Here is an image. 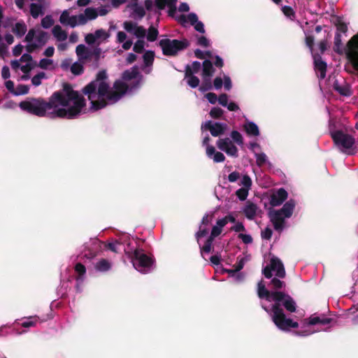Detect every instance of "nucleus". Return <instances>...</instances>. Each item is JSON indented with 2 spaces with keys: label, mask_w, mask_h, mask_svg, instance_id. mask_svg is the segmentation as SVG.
<instances>
[{
  "label": "nucleus",
  "mask_w": 358,
  "mask_h": 358,
  "mask_svg": "<svg viewBox=\"0 0 358 358\" xmlns=\"http://www.w3.org/2000/svg\"><path fill=\"white\" fill-rule=\"evenodd\" d=\"M19 107L39 117L71 120L77 118L84 110L85 100L78 92L66 85L62 90L54 92L48 101L42 98L27 97L20 102Z\"/></svg>",
  "instance_id": "1"
},
{
  "label": "nucleus",
  "mask_w": 358,
  "mask_h": 358,
  "mask_svg": "<svg viewBox=\"0 0 358 358\" xmlns=\"http://www.w3.org/2000/svg\"><path fill=\"white\" fill-rule=\"evenodd\" d=\"M143 76L132 68L122 73L121 79L110 86L106 71H100L96 78L87 84L83 92L90 101V110H99L119 101L125 94H131L141 86Z\"/></svg>",
  "instance_id": "2"
},
{
  "label": "nucleus",
  "mask_w": 358,
  "mask_h": 358,
  "mask_svg": "<svg viewBox=\"0 0 358 358\" xmlns=\"http://www.w3.org/2000/svg\"><path fill=\"white\" fill-rule=\"evenodd\" d=\"M266 287L262 280L257 285V294L260 299H264L261 306L270 315L275 326L281 331H289L299 327V323L289 317L294 313L296 303L294 300L283 291L285 282L277 278L271 279Z\"/></svg>",
  "instance_id": "3"
},
{
  "label": "nucleus",
  "mask_w": 358,
  "mask_h": 358,
  "mask_svg": "<svg viewBox=\"0 0 358 358\" xmlns=\"http://www.w3.org/2000/svg\"><path fill=\"white\" fill-rule=\"evenodd\" d=\"M106 247L114 252L123 250L134 268L142 273H149L153 269V258L140 248L137 242L128 234H122L115 241L108 243Z\"/></svg>",
  "instance_id": "4"
},
{
  "label": "nucleus",
  "mask_w": 358,
  "mask_h": 358,
  "mask_svg": "<svg viewBox=\"0 0 358 358\" xmlns=\"http://www.w3.org/2000/svg\"><path fill=\"white\" fill-rule=\"evenodd\" d=\"M334 50L339 55L345 53L353 69L358 71V34L343 45L341 34L336 32L334 36Z\"/></svg>",
  "instance_id": "5"
},
{
  "label": "nucleus",
  "mask_w": 358,
  "mask_h": 358,
  "mask_svg": "<svg viewBox=\"0 0 358 358\" xmlns=\"http://www.w3.org/2000/svg\"><path fill=\"white\" fill-rule=\"evenodd\" d=\"M295 206V201L289 199L284 203L281 209L270 210L269 217L271 222L273 223L274 229L278 233L280 234L285 229L288 227L285 219L292 217Z\"/></svg>",
  "instance_id": "6"
},
{
  "label": "nucleus",
  "mask_w": 358,
  "mask_h": 358,
  "mask_svg": "<svg viewBox=\"0 0 358 358\" xmlns=\"http://www.w3.org/2000/svg\"><path fill=\"white\" fill-rule=\"evenodd\" d=\"M332 121L329 120V132L334 143L343 152L348 155H354L352 147L355 144V138L350 134L340 130H333Z\"/></svg>",
  "instance_id": "7"
},
{
  "label": "nucleus",
  "mask_w": 358,
  "mask_h": 358,
  "mask_svg": "<svg viewBox=\"0 0 358 358\" xmlns=\"http://www.w3.org/2000/svg\"><path fill=\"white\" fill-rule=\"evenodd\" d=\"M48 32L40 29L32 28L28 31L24 41L27 43L28 52H32L44 46L49 39Z\"/></svg>",
  "instance_id": "8"
},
{
  "label": "nucleus",
  "mask_w": 358,
  "mask_h": 358,
  "mask_svg": "<svg viewBox=\"0 0 358 358\" xmlns=\"http://www.w3.org/2000/svg\"><path fill=\"white\" fill-rule=\"evenodd\" d=\"M158 45L162 48L164 55L172 57L186 49L189 45V42L185 38L182 40L164 38L158 42Z\"/></svg>",
  "instance_id": "9"
},
{
  "label": "nucleus",
  "mask_w": 358,
  "mask_h": 358,
  "mask_svg": "<svg viewBox=\"0 0 358 358\" xmlns=\"http://www.w3.org/2000/svg\"><path fill=\"white\" fill-rule=\"evenodd\" d=\"M16 7L25 14H29L34 19H37L45 14V6L42 1L31 3L29 8L25 6V0H14Z\"/></svg>",
  "instance_id": "10"
},
{
  "label": "nucleus",
  "mask_w": 358,
  "mask_h": 358,
  "mask_svg": "<svg viewBox=\"0 0 358 358\" xmlns=\"http://www.w3.org/2000/svg\"><path fill=\"white\" fill-rule=\"evenodd\" d=\"M272 272H275V276L279 278H283L285 276V270L283 264L278 257H272L270 264L267 265L262 270L265 278L268 279L271 278L273 275Z\"/></svg>",
  "instance_id": "11"
},
{
  "label": "nucleus",
  "mask_w": 358,
  "mask_h": 358,
  "mask_svg": "<svg viewBox=\"0 0 358 358\" xmlns=\"http://www.w3.org/2000/svg\"><path fill=\"white\" fill-rule=\"evenodd\" d=\"M331 321L330 318L320 319L319 317L312 316L308 319H306L303 322V326L301 329L295 331L294 334L299 336H307L311 335L313 333L309 326L315 325L317 324H329Z\"/></svg>",
  "instance_id": "12"
},
{
  "label": "nucleus",
  "mask_w": 358,
  "mask_h": 358,
  "mask_svg": "<svg viewBox=\"0 0 358 358\" xmlns=\"http://www.w3.org/2000/svg\"><path fill=\"white\" fill-rule=\"evenodd\" d=\"M177 0H145V8L148 11L160 12L167 6L170 11L176 10Z\"/></svg>",
  "instance_id": "13"
},
{
  "label": "nucleus",
  "mask_w": 358,
  "mask_h": 358,
  "mask_svg": "<svg viewBox=\"0 0 358 358\" xmlns=\"http://www.w3.org/2000/svg\"><path fill=\"white\" fill-rule=\"evenodd\" d=\"M178 21L185 27L188 24L193 26L194 29L201 34H204L206 31L203 23L199 20L198 16L195 13H189L187 15H181L178 17Z\"/></svg>",
  "instance_id": "14"
},
{
  "label": "nucleus",
  "mask_w": 358,
  "mask_h": 358,
  "mask_svg": "<svg viewBox=\"0 0 358 358\" xmlns=\"http://www.w3.org/2000/svg\"><path fill=\"white\" fill-rule=\"evenodd\" d=\"M216 145L220 150L225 152L227 155L234 158L238 157V148L230 138H220L217 140Z\"/></svg>",
  "instance_id": "15"
},
{
  "label": "nucleus",
  "mask_w": 358,
  "mask_h": 358,
  "mask_svg": "<svg viewBox=\"0 0 358 358\" xmlns=\"http://www.w3.org/2000/svg\"><path fill=\"white\" fill-rule=\"evenodd\" d=\"M227 128V124L222 122H213L211 120H208L201 124L202 129H208L213 136H219L224 134Z\"/></svg>",
  "instance_id": "16"
},
{
  "label": "nucleus",
  "mask_w": 358,
  "mask_h": 358,
  "mask_svg": "<svg viewBox=\"0 0 358 358\" xmlns=\"http://www.w3.org/2000/svg\"><path fill=\"white\" fill-rule=\"evenodd\" d=\"M333 88L335 91L344 96H350L352 94L351 86L343 78L336 79L333 84Z\"/></svg>",
  "instance_id": "17"
},
{
  "label": "nucleus",
  "mask_w": 358,
  "mask_h": 358,
  "mask_svg": "<svg viewBox=\"0 0 358 358\" xmlns=\"http://www.w3.org/2000/svg\"><path fill=\"white\" fill-rule=\"evenodd\" d=\"M315 71L320 79H324L326 76L327 63L322 61L319 55H313Z\"/></svg>",
  "instance_id": "18"
},
{
  "label": "nucleus",
  "mask_w": 358,
  "mask_h": 358,
  "mask_svg": "<svg viewBox=\"0 0 358 358\" xmlns=\"http://www.w3.org/2000/svg\"><path fill=\"white\" fill-rule=\"evenodd\" d=\"M155 56V52L152 50H146L144 52L143 55V65L141 69L145 73L149 74L151 73Z\"/></svg>",
  "instance_id": "19"
},
{
  "label": "nucleus",
  "mask_w": 358,
  "mask_h": 358,
  "mask_svg": "<svg viewBox=\"0 0 358 358\" xmlns=\"http://www.w3.org/2000/svg\"><path fill=\"white\" fill-rule=\"evenodd\" d=\"M75 271L78 274L76 288L78 292H82V286L85 278V266L81 263H77L75 266Z\"/></svg>",
  "instance_id": "20"
},
{
  "label": "nucleus",
  "mask_w": 358,
  "mask_h": 358,
  "mask_svg": "<svg viewBox=\"0 0 358 358\" xmlns=\"http://www.w3.org/2000/svg\"><path fill=\"white\" fill-rule=\"evenodd\" d=\"M103 245V243L99 240L94 241L91 244V248H89L84 254V257L87 260L91 261L98 255L99 252L101 250Z\"/></svg>",
  "instance_id": "21"
},
{
  "label": "nucleus",
  "mask_w": 358,
  "mask_h": 358,
  "mask_svg": "<svg viewBox=\"0 0 358 358\" xmlns=\"http://www.w3.org/2000/svg\"><path fill=\"white\" fill-rule=\"evenodd\" d=\"M259 210V209L257 204L250 201H247L242 208V212L247 219L250 220H253L255 218Z\"/></svg>",
  "instance_id": "22"
},
{
  "label": "nucleus",
  "mask_w": 358,
  "mask_h": 358,
  "mask_svg": "<svg viewBox=\"0 0 358 358\" xmlns=\"http://www.w3.org/2000/svg\"><path fill=\"white\" fill-rule=\"evenodd\" d=\"M287 198V191L283 188H280L271 196L270 203L272 206H278L281 205Z\"/></svg>",
  "instance_id": "23"
},
{
  "label": "nucleus",
  "mask_w": 358,
  "mask_h": 358,
  "mask_svg": "<svg viewBox=\"0 0 358 358\" xmlns=\"http://www.w3.org/2000/svg\"><path fill=\"white\" fill-rule=\"evenodd\" d=\"M131 17L136 20H141L145 15V8L137 2L129 5Z\"/></svg>",
  "instance_id": "24"
},
{
  "label": "nucleus",
  "mask_w": 358,
  "mask_h": 358,
  "mask_svg": "<svg viewBox=\"0 0 358 358\" xmlns=\"http://www.w3.org/2000/svg\"><path fill=\"white\" fill-rule=\"evenodd\" d=\"M59 22L64 26H69L72 28L77 26L76 15H70L68 10H64L60 17Z\"/></svg>",
  "instance_id": "25"
},
{
  "label": "nucleus",
  "mask_w": 358,
  "mask_h": 358,
  "mask_svg": "<svg viewBox=\"0 0 358 358\" xmlns=\"http://www.w3.org/2000/svg\"><path fill=\"white\" fill-rule=\"evenodd\" d=\"M206 155L208 158L212 159L214 162L220 163L225 160L223 153L216 151L213 145H208L206 148Z\"/></svg>",
  "instance_id": "26"
},
{
  "label": "nucleus",
  "mask_w": 358,
  "mask_h": 358,
  "mask_svg": "<svg viewBox=\"0 0 358 358\" xmlns=\"http://www.w3.org/2000/svg\"><path fill=\"white\" fill-rule=\"evenodd\" d=\"M243 128L245 133L249 136H258L260 134L257 124L252 121H247Z\"/></svg>",
  "instance_id": "27"
},
{
  "label": "nucleus",
  "mask_w": 358,
  "mask_h": 358,
  "mask_svg": "<svg viewBox=\"0 0 358 358\" xmlns=\"http://www.w3.org/2000/svg\"><path fill=\"white\" fill-rule=\"evenodd\" d=\"M27 27L23 20L17 22L12 27L13 33L17 37L22 38L27 32Z\"/></svg>",
  "instance_id": "28"
},
{
  "label": "nucleus",
  "mask_w": 358,
  "mask_h": 358,
  "mask_svg": "<svg viewBox=\"0 0 358 358\" xmlns=\"http://www.w3.org/2000/svg\"><path fill=\"white\" fill-rule=\"evenodd\" d=\"M214 73L213 63L209 59H205L202 64V77L212 78Z\"/></svg>",
  "instance_id": "29"
},
{
  "label": "nucleus",
  "mask_w": 358,
  "mask_h": 358,
  "mask_svg": "<svg viewBox=\"0 0 358 358\" xmlns=\"http://www.w3.org/2000/svg\"><path fill=\"white\" fill-rule=\"evenodd\" d=\"M52 33L57 41L64 42L68 38L67 32L62 29L61 26L55 25L52 29Z\"/></svg>",
  "instance_id": "30"
},
{
  "label": "nucleus",
  "mask_w": 358,
  "mask_h": 358,
  "mask_svg": "<svg viewBox=\"0 0 358 358\" xmlns=\"http://www.w3.org/2000/svg\"><path fill=\"white\" fill-rule=\"evenodd\" d=\"M76 52L80 60L87 59L91 57V50L83 44H80L76 47Z\"/></svg>",
  "instance_id": "31"
},
{
  "label": "nucleus",
  "mask_w": 358,
  "mask_h": 358,
  "mask_svg": "<svg viewBox=\"0 0 358 358\" xmlns=\"http://www.w3.org/2000/svg\"><path fill=\"white\" fill-rule=\"evenodd\" d=\"M201 69V64L198 61H194L191 65L187 64L185 66L186 76H189L191 74H196L199 72Z\"/></svg>",
  "instance_id": "32"
},
{
  "label": "nucleus",
  "mask_w": 358,
  "mask_h": 358,
  "mask_svg": "<svg viewBox=\"0 0 358 358\" xmlns=\"http://www.w3.org/2000/svg\"><path fill=\"white\" fill-rule=\"evenodd\" d=\"M111 267L110 263L105 259H101L95 264V268L101 272L108 271Z\"/></svg>",
  "instance_id": "33"
},
{
  "label": "nucleus",
  "mask_w": 358,
  "mask_h": 358,
  "mask_svg": "<svg viewBox=\"0 0 358 358\" xmlns=\"http://www.w3.org/2000/svg\"><path fill=\"white\" fill-rule=\"evenodd\" d=\"M138 25L136 22H132V21H125L123 23V28L125 29V31L131 34L135 35L136 32V27H138Z\"/></svg>",
  "instance_id": "34"
},
{
  "label": "nucleus",
  "mask_w": 358,
  "mask_h": 358,
  "mask_svg": "<svg viewBox=\"0 0 358 358\" xmlns=\"http://www.w3.org/2000/svg\"><path fill=\"white\" fill-rule=\"evenodd\" d=\"M138 25L136 22H132V21H125L123 23V28L125 29V31L131 34L135 35L136 32V27H138Z\"/></svg>",
  "instance_id": "35"
},
{
  "label": "nucleus",
  "mask_w": 358,
  "mask_h": 358,
  "mask_svg": "<svg viewBox=\"0 0 358 358\" xmlns=\"http://www.w3.org/2000/svg\"><path fill=\"white\" fill-rule=\"evenodd\" d=\"M203 81L201 85L199 87V90L201 92H205L213 89L211 78L202 77Z\"/></svg>",
  "instance_id": "36"
},
{
  "label": "nucleus",
  "mask_w": 358,
  "mask_h": 358,
  "mask_svg": "<svg viewBox=\"0 0 358 358\" xmlns=\"http://www.w3.org/2000/svg\"><path fill=\"white\" fill-rule=\"evenodd\" d=\"M185 79L187 80V85L192 88H196L199 85L200 80L198 77L194 76V74H191L189 75V76H187L185 73Z\"/></svg>",
  "instance_id": "37"
},
{
  "label": "nucleus",
  "mask_w": 358,
  "mask_h": 358,
  "mask_svg": "<svg viewBox=\"0 0 358 358\" xmlns=\"http://www.w3.org/2000/svg\"><path fill=\"white\" fill-rule=\"evenodd\" d=\"M214 239H210V238L208 237L203 245H201V241H199V248L201 250V254L203 255V253H209L211 251L212 245Z\"/></svg>",
  "instance_id": "38"
},
{
  "label": "nucleus",
  "mask_w": 358,
  "mask_h": 358,
  "mask_svg": "<svg viewBox=\"0 0 358 358\" xmlns=\"http://www.w3.org/2000/svg\"><path fill=\"white\" fill-rule=\"evenodd\" d=\"M255 157L258 166H262L268 162V157L264 152H255Z\"/></svg>",
  "instance_id": "39"
},
{
  "label": "nucleus",
  "mask_w": 358,
  "mask_h": 358,
  "mask_svg": "<svg viewBox=\"0 0 358 358\" xmlns=\"http://www.w3.org/2000/svg\"><path fill=\"white\" fill-rule=\"evenodd\" d=\"M209 229L208 226L200 225L199 231L196 233L195 236L197 240V243H199L201 238L205 237L208 234Z\"/></svg>",
  "instance_id": "40"
},
{
  "label": "nucleus",
  "mask_w": 358,
  "mask_h": 358,
  "mask_svg": "<svg viewBox=\"0 0 358 358\" xmlns=\"http://www.w3.org/2000/svg\"><path fill=\"white\" fill-rule=\"evenodd\" d=\"M159 34V31L157 28L154 27H150L148 30V34L146 33V38L148 41L153 42L156 41Z\"/></svg>",
  "instance_id": "41"
},
{
  "label": "nucleus",
  "mask_w": 358,
  "mask_h": 358,
  "mask_svg": "<svg viewBox=\"0 0 358 358\" xmlns=\"http://www.w3.org/2000/svg\"><path fill=\"white\" fill-rule=\"evenodd\" d=\"M41 27L44 29H49L54 24V20L50 15H47L42 18L41 22Z\"/></svg>",
  "instance_id": "42"
},
{
  "label": "nucleus",
  "mask_w": 358,
  "mask_h": 358,
  "mask_svg": "<svg viewBox=\"0 0 358 358\" xmlns=\"http://www.w3.org/2000/svg\"><path fill=\"white\" fill-rule=\"evenodd\" d=\"M46 78V74L44 72H39L31 78L33 85L37 87L41 84V80Z\"/></svg>",
  "instance_id": "43"
},
{
  "label": "nucleus",
  "mask_w": 358,
  "mask_h": 358,
  "mask_svg": "<svg viewBox=\"0 0 358 358\" xmlns=\"http://www.w3.org/2000/svg\"><path fill=\"white\" fill-rule=\"evenodd\" d=\"M212 118L219 119L224 115V110L219 107H213L209 113Z\"/></svg>",
  "instance_id": "44"
},
{
  "label": "nucleus",
  "mask_w": 358,
  "mask_h": 358,
  "mask_svg": "<svg viewBox=\"0 0 358 358\" xmlns=\"http://www.w3.org/2000/svg\"><path fill=\"white\" fill-rule=\"evenodd\" d=\"M27 320V321H24L22 323V326L24 328L33 327L40 320L39 317L36 315L29 317Z\"/></svg>",
  "instance_id": "45"
},
{
  "label": "nucleus",
  "mask_w": 358,
  "mask_h": 358,
  "mask_svg": "<svg viewBox=\"0 0 358 358\" xmlns=\"http://www.w3.org/2000/svg\"><path fill=\"white\" fill-rule=\"evenodd\" d=\"M71 71L74 75H80L83 72V66L79 62H74L71 66Z\"/></svg>",
  "instance_id": "46"
},
{
  "label": "nucleus",
  "mask_w": 358,
  "mask_h": 358,
  "mask_svg": "<svg viewBox=\"0 0 358 358\" xmlns=\"http://www.w3.org/2000/svg\"><path fill=\"white\" fill-rule=\"evenodd\" d=\"M84 13L86 17H87V20H92L97 17V12L96 11V8H87Z\"/></svg>",
  "instance_id": "47"
},
{
  "label": "nucleus",
  "mask_w": 358,
  "mask_h": 358,
  "mask_svg": "<svg viewBox=\"0 0 358 358\" xmlns=\"http://www.w3.org/2000/svg\"><path fill=\"white\" fill-rule=\"evenodd\" d=\"M231 138L236 142L238 145L243 144V138L242 135L237 131H232L231 133Z\"/></svg>",
  "instance_id": "48"
},
{
  "label": "nucleus",
  "mask_w": 358,
  "mask_h": 358,
  "mask_svg": "<svg viewBox=\"0 0 358 358\" xmlns=\"http://www.w3.org/2000/svg\"><path fill=\"white\" fill-rule=\"evenodd\" d=\"M239 185H242V187L250 189L252 185V180L248 175H244L239 182Z\"/></svg>",
  "instance_id": "49"
},
{
  "label": "nucleus",
  "mask_w": 358,
  "mask_h": 358,
  "mask_svg": "<svg viewBox=\"0 0 358 358\" xmlns=\"http://www.w3.org/2000/svg\"><path fill=\"white\" fill-rule=\"evenodd\" d=\"M145 49L144 40H138L134 45L133 50L136 53H141Z\"/></svg>",
  "instance_id": "50"
},
{
  "label": "nucleus",
  "mask_w": 358,
  "mask_h": 358,
  "mask_svg": "<svg viewBox=\"0 0 358 358\" xmlns=\"http://www.w3.org/2000/svg\"><path fill=\"white\" fill-rule=\"evenodd\" d=\"M249 189H250L241 187L236 191V194L241 201H244L248 196Z\"/></svg>",
  "instance_id": "51"
},
{
  "label": "nucleus",
  "mask_w": 358,
  "mask_h": 358,
  "mask_svg": "<svg viewBox=\"0 0 358 358\" xmlns=\"http://www.w3.org/2000/svg\"><path fill=\"white\" fill-rule=\"evenodd\" d=\"M29 87L25 85H19L15 90V95L20 96L24 95L29 92Z\"/></svg>",
  "instance_id": "52"
},
{
  "label": "nucleus",
  "mask_w": 358,
  "mask_h": 358,
  "mask_svg": "<svg viewBox=\"0 0 358 358\" xmlns=\"http://www.w3.org/2000/svg\"><path fill=\"white\" fill-rule=\"evenodd\" d=\"M53 64V60L51 59L43 58L39 61L38 67L42 69H48L50 66Z\"/></svg>",
  "instance_id": "53"
},
{
  "label": "nucleus",
  "mask_w": 358,
  "mask_h": 358,
  "mask_svg": "<svg viewBox=\"0 0 358 358\" xmlns=\"http://www.w3.org/2000/svg\"><path fill=\"white\" fill-rule=\"evenodd\" d=\"M147 31L146 29L142 27L139 26L136 27V32L134 36L138 38V40H144L146 36Z\"/></svg>",
  "instance_id": "54"
},
{
  "label": "nucleus",
  "mask_w": 358,
  "mask_h": 358,
  "mask_svg": "<svg viewBox=\"0 0 358 358\" xmlns=\"http://www.w3.org/2000/svg\"><path fill=\"white\" fill-rule=\"evenodd\" d=\"M196 44L203 48H208L210 46V41L204 36L197 37Z\"/></svg>",
  "instance_id": "55"
},
{
  "label": "nucleus",
  "mask_w": 358,
  "mask_h": 358,
  "mask_svg": "<svg viewBox=\"0 0 358 358\" xmlns=\"http://www.w3.org/2000/svg\"><path fill=\"white\" fill-rule=\"evenodd\" d=\"M282 11L285 16L288 18L292 20L294 17V12L293 9L288 6H284L282 7Z\"/></svg>",
  "instance_id": "56"
},
{
  "label": "nucleus",
  "mask_w": 358,
  "mask_h": 358,
  "mask_svg": "<svg viewBox=\"0 0 358 358\" xmlns=\"http://www.w3.org/2000/svg\"><path fill=\"white\" fill-rule=\"evenodd\" d=\"M110 10V6L108 5L101 6L96 8V11L97 12V16H104L106 15Z\"/></svg>",
  "instance_id": "57"
},
{
  "label": "nucleus",
  "mask_w": 358,
  "mask_h": 358,
  "mask_svg": "<svg viewBox=\"0 0 358 358\" xmlns=\"http://www.w3.org/2000/svg\"><path fill=\"white\" fill-rule=\"evenodd\" d=\"M222 229L219 227L217 224L214 225L212 228L210 235L208 236L210 239H215L222 233Z\"/></svg>",
  "instance_id": "58"
},
{
  "label": "nucleus",
  "mask_w": 358,
  "mask_h": 358,
  "mask_svg": "<svg viewBox=\"0 0 358 358\" xmlns=\"http://www.w3.org/2000/svg\"><path fill=\"white\" fill-rule=\"evenodd\" d=\"M204 97L211 104H215L218 101V97L216 94L213 92H208L204 95Z\"/></svg>",
  "instance_id": "59"
},
{
  "label": "nucleus",
  "mask_w": 358,
  "mask_h": 358,
  "mask_svg": "<svg viewBox=\"0 0 358 358\" xmlns=\"http://www.w3.org/2000/svg\"><path fill=\"white\" fill-rule=\"evenodd\" d=\"M96 39L103 38L106 39L109 37V34L103 29H98L94 34Z\"/></svg>",
  "instance_id": "60"
},
{
  "label": "nucleus",
  "mask_w": 358,
  "mask_h": 358,
  "mask_svg": "<svg viewBox=\"0 0 358 358\" xmlns=\"http://www.w3.org/2000/svg\"><path fill=\"white\" fill-rule=\"evenodd\" d=\"M223 85L227 91H229L232 87V83L231 78L229 76L224 75L223 77Z\"/></svg>",
  "instance_id": "61"
},
{
  "label": "nucleus",
  "mask_w": 358,
  "mask_h": 358,
  "mask_svg": "<svg viewBox=\"0 0 358 358\" xmlns=\"http://www.w3.org/2000/svg\"><path fill=\"white\" fill-rule=\"evenodd\" d=\"M229 96L227 94H221L218 97V103L222 106L226 107L229 103L228 101Z\"/></svg>",
  "instance_id": "62"
},
{
  "label": "nucleus",
  "mask_w": 358,
  "mask_h": 358,
  "mask_svg": "<svg viewBox=\"0 0 358 358\" xmlns=\"http://www.w3.org/2000/svg\"><path fill=\"white\" fill-rule=\"evenodd\" d=\"M272 234V229L270 227H266L262 231V238L263 239L269 240L271 238Z\"/></svg>",
  "instance_id": "63"
},
{
  "label": "nucleus",
  "mask_w": 358,
  "mask_h": 358,
  "mask_svg": "<svg viewBox=\"0 0 358 358\" xmlns=\"http://www.w3.org/2000/svg\"><path fill=\"white\" fill-rule=\"evenodd\" d=\"M76 23L77 25H83L87 23V17H86L85 13L79 14L78 15H76Z\"/></svg>",
  "instance_id": "64"
}]
</instances>
